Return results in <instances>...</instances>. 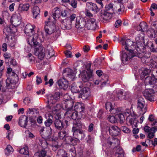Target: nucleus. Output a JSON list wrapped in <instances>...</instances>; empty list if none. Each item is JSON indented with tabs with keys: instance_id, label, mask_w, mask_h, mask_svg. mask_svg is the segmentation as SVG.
<instances>
[{
	"instance_id": "obj_3",
	"label": "nucleus",
	"mask_w": 157,
	"mask_h": 157,
	"mask_svg": "<svg viewBox=\"0 0 157 157\" xmlns=\"http://www.w3.org/2000/svg\"><path fill=\"white\" fill-rule=\"evenodd\" d=\"M144 35L143 33L137 35L136 37V49L137 51H142L144 50V46L147 44L145 42Z\"/></svg>"
},
{
	"instance_id": "obj_54",
	"label": "nucleus",
	"mask_w": 157,
	"mask_h": 157,
	"mask_svg": "<svg viewBox=\"0 0 157 157\" xmlns=\"http://www.w3.org/2000/svg\"><path fill=\"white\" fill-rule=\"evenodd\" d=\"M101 59H98L97 58L93 62L94 65L95 67H98L100 65L101 62Z\"/></svg>"
},
{
	"instance_id": "obj_18",
	"label": "nucleus",
	"mask_w": 157,
	"mask_h": 157,
	"mask_svg": "<svg viewBox=\"0 0 157 157\" xmlns=\"http://www.w3.org/2000/svg\"><path fill=\"white\" fill-rule=\"evenodd\" d=\"M74 138H78L79 140L83 139L85 137L84 133L82 130L73 132Z\"/></svg>"
},
{
	"instance_id": "obj_55",
	"label": "nucleus",
	"mask_w": 157,
	"mask_h": 157,
	"mask_svg": "<svg viewBox=\"0 0 157 157\" xmlns=\"http://www.w3.org/2000/svg\"><path fill=\"white\" fill-rule=\"evenodd\" d=\"M117 115L118 116V117H119L120 120V123H123L124 122L125 120V118L123 114L121 113H120Z\"/></svg>"
},
{
	"instance_id": "obj_27",
	"label": "nucleus",
	"mask_w": 157,
	"mask_h": 157,
	"mask_svg": "<svg viewBox=\"0 0 157 157\" xmlns=\"http://www.w3.org/2000/svg\"><path fill=\"white\" fill-rule=\"evenodd\" d=\"M113 13L105 10L104 12L101 13V18L104 20L107 21L111 19Z\"/></svg>"
},
{
	"instance_id": "obj_61",
	"label": "nucleus",
	"mask_w": 157,
	"mask_h": 157,
	"mask_svg": "<svg viewBox=\"0 0 157 157\" xmlns=\"http://www.w3.org/2000/svg\"><path fill=\"white\" fill-rule=\"evenodd\" d=\"M85 15L88 17L91 18L93 17V14L86 8L85 11Z\"/></svg>"
},
{
	"instance_id": "obj_59",
	"label": "nucleus",
	"mask_w": 157,
	"mask_h": 157,
	"mask_svg": "<svg viewBox=\"0 0 157 157\" xmlns=\"http://www.w3.org/2000/svg\"><path fill=\"white\" fill-rule=\"evenodd\" d=\"M156 131V129H155L154 131H151L150 132H148V137L149 139L153 138L154 136V133Z\"/></svg>"
},
{
	"instance_id": "obj_4",
	"label": "nucleus",
	"mask_w": 157,
	"mask_h": 157,
	"mask_svg": "<svg viewBox=\"0 0 157 157\" xmlns=\"http://www.w3.org/2000/svg\"><path fill=\"white\" fill-rule=\"evenodd\" d=\"M124 9V5L119 3L114 5L111 3H109L106 4L105 7V10L113 13L117 11L118 12L123 11Z\"/></svg>"
},
{
	"instance_id": "obj_13",
	"label": "nucleus",
	"mask_w": 157,
	"mask_h": 157,
	"mask_svg": "<svg viewBox=\"0 0 157 157\" xmlns=\"http://www.w3.org/2000/svg\"><path fill=\"white\" fill-rule=\"evenodd\" d=\"M4 33L6 36V37L8 36L9 34L14 33L17 32V29L16 27H14L13 25L6 27L3 29Z\"/></svg>"
},
{
	"instance_id": "obj_39",
	"label": "nucleus",
	"mask_w": 157,
	"mask_h": 157,
	"mask_svg": "<svg viewBox=\"0 0 157 157\" xmlns=\"http://www.w3.org/2000/svg\"><path fill=\"white\" fill-rule=\"evenodd\" d=\"M46 152L44 149H42L36 153L33 157H45Z\"/></svg>"
},
{
	"instance_id": "obj_12",
	"label": "nucleus",
	"mask_w": 157,
	"mask_h": 157,
	"mask_svg": "<svg viewBox=\"0 0 157 157\" xmlns=\"http://www.w3.org/2000/svg\"><path fill=\"white\" fill-rule=\"evenodd\" d=\"M107 128L109 134L112 136H118L120 131V129L116 126L112 125L109 127H107L106 130H107Z\"/></svg>"
},
{
	"instance_id": "obj_45",
	"label": "nucleus",
	"mask_w": 157,
	"mask_h": 157,
	"mask_svg": "<svg viewBox=\"0 0 157 157\" xmlns=\"http://www.w3.org/2000/svg\"><path fill=\"white\" fill-rule=\"evenodd\" d=\"M19 152L22 154L25 155H28L29 154V151L28 148L27 147H24L21 148L19 150Z\"/></svg>"
},
{
	"instance_id": "obj_52",
	"label": "nucleus",
	"mask_w": 157,
	"mask_h": 157,
	"mask_svg": "<svg viewBox=\"0 0 157 157\" xmlns=\"http://www.w3.org/2000/svg\"><path fill=\"white\" fill-rule=\"evenodd\" d=\"M89 94H84L82 92H81L80 94L78 96V98H81L83 100H85L88 97H89Z\"/></svg>"
},
{
	"instance_id": "obj_44",
	"label": "nucleus",
	"mask_w": 157,
	"mask_h": 157,
	"mask_svg": "<svg viewBox=\"0 0 157 157\" xmlns=\"http://www.w3.org/2000/svg\"><path fill=\"white\" fill-rule=\"evenodd\" d=\"M129 122L132 127H137V121L134 117L130 118L129 120Z\"/></svg>"
},
{
	"instance_id": "obj_35",
	"label": "nucleus",
	"mask_w": 157,
	"mask_h": 157,
	"mask_svg": "<svg viewBox=\"0 0 157 157\" xmlns=\"http://www.w3.org/2000/svg\"><path fill=\"white\" fill-rule=\"evenodd\" d=\"M147 34L148 37L151 39L156 37L157 33L153 29H149L147 32Z\"/></svg>"
},
{
	"instance_id": "obj_64",
	"label": "nucleus",
	"mask_w": 157,
	"mask_h": 157,
	"mask_svg": "<svg viewBox=\"0 0 157 157\" xmlns=\"http://www.w3.org/2000/svg\"><path fill=\"white\" fill-rule=\"evenodd\" d=\"M148 57L146 56H144L141 59L142 62L143 63H146L148 62L149 60Z\"/></svg>"
},
{
	"instance_id": "obj_33",
	"label": "nucleus",
	"mask_w": 157,
	"mask_h": 157,
	"mask_svg": "<svg viewBox=\"0 0 157 157\" xmlns=\"http://www.w3.org/2000/svg\"><path fill=\"white\" fill-rule=\"evenodd\" d=\"M54 124L55 128L59 130H62L63 127V122L59 119H56L55 120Z\"/></svg>"
},
{
	"instance_id": "obj_26",
	"label": "nucleus",
	"mask_w": 157,
	"mask_h": 157,
	"mask_svg": "<svg viewBox=\"0 0 157 157\" xmlns=\"http://www.w3.org/2000/svg\"><path fill=\"white\" fill-rule=\"evenodd\" d=\"M137 108L140 112V114L142 115L144 114L147 110L145 103H137Z\"/></svg>"
},
{
	"instance_id": "obj_36",
	"label": "nucleus",
	"mask_w": 157,
	"mask_h": 157,
	"mask_svg": "<svg viewBox=\"0 0 157 157\" xmlns=\"http://www.w3.org/2000/svg\"><path fill=\"white\" fill-rule=\"evenodd\" d=\"M78 112L76 111H74L72 113L71 116L73 119L76 121V119L78 120V119H81V118L82 117V114L79 113V114H78Z\"/></svg>"
},
{
	"instance_id": "obj_1",
	"label": "nucleus",
	"mask_w": 157,
	"mask_h": 157,
	"mask_svg": "<svg viewBox=\"0 0 157 157\" xmlns=\"http://www.w3.org/2000/svg\"><path fill=\"white\" fill-rule=\"evenodd\" d=\"M121 42L125 49L122 51L121 59L123 61H127L134 56L133 49L135 48V43L129 39L126 40L124 38L121 39Z\"/></svg>"
},
{
	"instance_id": "obj_60",
	"label": "nucleus",
	"mask_w": 157,
	"mask_h": 157,
	"mask_svg": "<svg viewBox=\"0 0 157 157\" xmlns=\"http://www.w3.org/2000/svg\"><path fill=\"white\" fill-rule=\"evenodd\" d=\"M25 133L26 136L32 138L35 137L33 134L30 132L29 130L25 131Z\"/></svg>"
},
{
	"instance_id": "obj_30",
	"label": "nucleus",
	"mask_w": 157,
	"mask_h": 157,
	"mask_svg": "<svg viewBox=\"0 0 157 157\" xmlns=\"http://www.w3.org/2000/svg\"><path fill=\"white\" fill-rule=\"evenodd\" d=\"M46 51L48 58H50L54 55V50L51 46H48L46 49Z\"/></svg>"
},
{
	"instance_id": "obj_14",
	"label": "nucleus",
	"mask_w": 157,
	"mask_h": 157,
	"mask_svg": "<svg viewBox=\"0 0 157 157\" xmlns=\"http://www.w3.org/2000/svg\"><path fill=\"white\" fill-rule=\"evenodd\" d=\"M57 84L61 89L65 90L68 87V81L65 78H60L57 82Z\"/></svg>"
},
{
	"instance_id": "obj_11",
	"label": "nucleus",
	"mask_w": 157,
	"mask_h": 157,
	"mask_svg": "<svg viewBox=\"0 0 157 157\" xmlns=\"http://www.w3.org/2000/svg\"><path fill=\"white\" fill-rule=\"evenodd\" d=\"M60 97V94L56 92L53 94H49L48 97V101L50 104H54L59 99Z\"/></svg>"
},
{
	"instance_id": "obj_42",
	"label": "nucleus",
	"mask_w": 157,
	"mask_h": 157,
	"mask_svg": "<svg viewBox=\"0 0 157 157\" xmlns=\"http://www.w3.org/2000/svg\"><path fill=\"white\" fill-rule=\"evenodd\" d=\"M13 151V149L10 145H8L5 150V154L7 155H9Z\"/></svg>"
},
{
	"instance_id": "obj_32",
	"label": "nucleus",
	"mask_w": 157,
	"mask_h": 157,
	"mask_svg": "<svg viewBox=\"0 0 157 157\" xmlns=\"http://www.w3.org/2000/svg\"><path fill=\"white\" fill-rule=\"evenodd\" d=\"M60 130L58 132V136L60 139L63 140L66 135L68 134L69 132L67 129Z\"/></svg>"
},
{
	"instance_id": "obj_57",
	"label": "nucleus",
	"mask_w": 157,
	"mask_h": 157,
	"mask_svg": "<svg viewBox=\"0 0 157 157\" xmlns=\"http://www.w3.org/2000/svg\"><path fill=\"white\" fill-rule=\"evenodd\" d=\"M60 109V106L59 105H56V106H54L52 107V110L53 111L56 112H58Z\"/></svg>"
},
{
	"instance_id": "obj_40",
	"label": "nucleus",
	"mask_w": 157,
	"mask_h": 157,
	"mask_svg": "<svg viewBox=\"0 0 157 157\" xmlns=\"http://www.w3.org/2000/svg\"><path fill=\"white\" fill-rule=\"evenodd\" d=\"M48 118H46L47 119L45 121L44 124L48 128L50 127V126L52 123V119L53 118V117L50 114H48Z\"/></svg>"
},
{
	"instance_id": "obj_56",
	"label": "nucleus",
	"mask_w": 157,
	"mask_h": 157,
	"mask_svg": "<svg viewBox=\"0 0 157 157\" xmlns=\"http://www.w3.org/2000/svg\"><path fill=\"white\" fill-rule=\"evenodd\" d=\"M108 120L111 123H115L117 121L116 118L113 116H109L108 117Z\"/></svg>"
},
{
	"instance_id": "obj_34",
	"label": "nucleus",
	"mask_w": 157,
	"mask_h": 157,
	"mask_svg": "<svg viewBox=\"0 0 157 157\" xmlns=\"http://www.w3.org/2000/svg\"><path fill=\"white\" fill-rule=\"evenodd\" d=\"M148 26L147 23L144 22H141L138 27L137 29L139 31L145 32L147 30Z\"/></svg>"
},
{
	"instance_id": "obj_38",
	"label": "nucleus",
	"mask_w": 157,
	"mask_h": 157,
	"mask_svg": "<svg viewBox=\"0 0 157 157\" xmlns=\"http://www.w3.org/2000/svg\"><path fill=\"white\" fill-rule=\"evenodd\" d=\"M40 10L39 8L37 6H35L33 7V17L36 18L37 17L40 15Z\"/></svg>"
},
{
	"instance_id": "obj_19",
	"label": "nucleus",
	"mask_w": 157,
	"mask_h": 157,
	"mask_svg": "<svg viewBox=\"0 0 157 157\" xmlns=\"http://www.w3.org/2000/svg\"><path fill=\"white\" fill-rule=\"evenodd\" d=\"M82 128V123L80 120L75 121L73 122V126L72 128V132L81 130Z\"/></svg>"
},
{
	"instance_id": "obj_41",
	"label": "nucleus",
	"mask_w": 157,
	"mask_h": 157,
	"mask_svg": "<svg viewBox=\"0 0 157 157\" xmlns=\"http://www.w3.org/2000/svg\"><path fill=\"white\" fill-rule=\"evenodd\" d=\"M116 96L117 100H121L125 98V96L124 95H123V92L121 90H120L117 91ZM116 100H117V99Z\"/></svg>"
},
{
	"instance_id": "obj_21",
	"label": "nucleus",
	"mask_w": 157,
	"mask_h": 157,
	"mask_svg": "<svg viewBox=\"0 0 157 157\" xmlns=\"http://www.w3.org/2000/svg\"><path fill=\"white\" fill-rule=\"evenodd\" d=\"M52 129L50 127L47 128V130L43 134H42V136L43 138L46 140H52Z\"/></svg>"
},
{
	"instance_id": "obj_9",
	"label": "nucleus",
	"mask_w": 157,
	"mask_h": 157,
	"mask_svg": "<svg viewBox=\"0 0 157 157\" xmlns=\"http://www.w3.org/2000/svg\"><path fill=\"white\" fill-rule=\"evenodd\" d=\"M154 93L153 90L146 89L143 92V95L147 100L151 102L154 101Z\"/></svg>"
},
{
	"instance_id": "obj_49",
	"label": "nucleus",
	"mask_w": 157,
	"mask_h": 157,
	"mask_svg": "<svg viewBox=\"0 0 157 157\" xmlns=\"http://www.w3.org/2000/svg\"><path fill=\"white\" fill-rule=\"evenodd\" d=\"M105 107L107 110L111 111L112 109L111 103L109 102H107L105 104Z\"/></svg>"
},
{
	"instance_id": "obj_10",
	"label": "nucleus",
	"mask_w": 157,
	"mask_h": 157,
	"mask_svg": "<svg viewBox=\"0 0 157 157\" xmlns=\"http://www.w3.org/2000/svg\"><path fill=\"white\" fill-rule=\"evenodd\" d=\"M39 45L36 47H34L36 48L35 54L38 56L39 59L42 60L45 56V50L42 46H39Z\"/></svg>"
},
{
	"instance_id": "obj_28",
	"label": "nucleus",
	"mask_w": 157,
	"mask_h": 157,
	"mask_svg": "<svg viewBox=\"0 0 157 157\" xmlns=\"http://www.w3.org/2000/svg\"><path fill=\"white\" fill-rule=\"evenodd\" d=\"M86 26V21L83 19H80L79 21L76 20L75 26L77 29H82Z\"/></svg>"
},
{
	"instance_id": "obj_31",
	"label": "nucleus",
	"mask_w": 157,
	"mask_h": 157,
	"mask_svg": "<svg viewBox=\"0 0 157 157\" xmlns=\"http://www.w3.org/2000/svg\"><path fill=\"white\" fill-rule=\"evenodd\" d=\"M6 38H7L8 40L7 43L8 45L11 47H14L16 42L15 38L12 36H9Z\"/></svg>"
},
{
	"instance_id": "obj_2",
	"label": "nucleus",
	"mask_w": 157,
	"mask_h": 157,
	"mask_svg": "<svg viewBox=\"0 0 157 157\" xmlns=\"http://www.w3.org/2000/svg\"><path fill=\"white\" fill-rule=\"evenodd\" d=\"M34 28V25L29 24L26 25L25 29V34L29 36L27 38L28 42L32 47H36L39 44V43L36 40L37 34H36L33 35Z\"/></svg>"
},
{
	"instance_id": "obj_43",
	"label": "nucleus",
	"mask_w": 157,
	"mask_h": 157,
	"mask_svg": "<svg viewBox=\"0 0 157 157\" xmlns=\"http://www.w3.org/2000/svg\"><path fill=\"white\" fill-rule=\"evenodd\" d=\"M110 139H108V144H109L110 145H112V144H115V146L116 147L117 146H118L119 144V140L117 139H112V140H113V141H110L109 140Z\"/></svg>"
},
{
	"instance_id": "obj_46",
	"label": "nucleus",
	"mask_w": 157,
	"mask_h": 157,
	"mask_svg": "<svg viewBox=\"0 0 157 157\" xmlns=\"http://www.w3.org/2000/svg\"><path fill=\"white\" fill-rule=\"evenodd\" d=\"M71 90L73 93H78L79 91V90L75 85V84H73L71 87Z\"/></svg>"
},
{
	"instance_id": "obj_6",
	"label": "nucleus",
	"mask_w": 157,
	"mask_h": 157,
	"mask_svg": "<svg viewBox=\"0 0 157 157\" xmlns=\"http://www.w3.org/2000/svg\"><path fill=\"white\" fill-rule=\"evenodd\" d=\"M44 29L47 34H51L54 33L56 27L53 22L49 21L48 22H45Z\"/></svg>"
},
{
	"instance_id": "obj_50",
	"label": "nucleus",
	"mask_w": 157,
	"mask_h": 157,
	"mask_svg": "<svg viewBox=\"0 0 157 157\" xmlns=\"http://www.w3.org/2000/svg\"><path fill=\"white\" fill-rule=\"evenodd\" d=\"M155 129H156L155 128L152 127L150 128L148 126H146L144 128V130L145 132H149L151 131H154Z\"/></svg>"
},
{
	"instance_id": "obj_51",
	"label": "nucleus",
	"mask_w": 157,
	"mask_h": 157,
	"mask_svg": "<svg viewBox=\"0 0 157 157\" xmlns=\"http://www.w3.org/2000/svg\"><path fill=\"white\" fill-rule=\"evenodd\" d=\"M72 140V137L66 135L64 139L63 140L67 144H70L71 140Z\"/></svg>"
},
{
	"instance_id": "obj_29",
	"label": "nucleus",
	"mask_w": 157,
	"mask_h": 157,
	"mask_svg": "<svg viewBox=\"0 0 157 157\" xmlns=\"http://www.w3.org/2000/svg\"><path fill=\"white\" fill-rule=\"evenodd\" d=\"M95 19L94 18H91L87 20L86 23V26L88 29H91V26L95 27L96 24L95 22Z\"/></svg>"
},
{
	"instance_id": "obj_7",
	"label": "nucleus",
	"mask_w": 157,
	"mask_h": 157,
	"mask_svg": "<svg viewBox=\"0 0 157 157\" xmlns=\"http://www.w3.org/2000/svg\"><path fill=\"white\" fill-rule=\"evenodd\" d=\"M18 78L17 75L14 72H12L10 75L9 77L6 81L7 86H9L10 84H15L18 81Z\"/></svg>"
},
{
	"instance_id": "obj_62",
	"label": "nucleus",
	"mask_w": 157,
	"mask_h": 157,
	"mask_svg": "<svg viewBox=\"0 0 157 157\" xmlns=\"http://www.w3.org/2000/svg\"><path fill=\"white\" fill-rule=\"evenodd\" d=\"M102 78L103 80H105V81H101V85L103 86L104 85H105L107 82L108 76H105L104 75H103L102 76Z\"/></svg>"
},
{
	"instance_id": "obj_23",
	"label": "nucleus",
	"mask_w": 157,
	"mask_h": 157,
	"mask_svg": "<svg viewBox=\"0 0 157 157\" xmlns=\"http://www.w3.org/2000/svg\"><path fill=\"white\" fill-rule=\"evenodd\" d=\"M61 12V9L58 8L56 7L53 10L52 16L51 17H50L48 18V20L52 19L53 18L55 20H56V18H58L60 16V13Z\"/></svg>"
},
{
	"instance_id": "obj_15",
	"label": "nucleus",
	"mask_w": 157,
	"mask_h": 157,
	"mask_svg": "<svg viewBox=\"0 0 157 157\" xmlns=\"http://www.w3.org/2000/svg\"><path fill=\"white\" fill-rule=\"evenodd\" d=\"M30 5L28 3L20 4L17 9V12L20 14L23 12L27 11L29 9Z\"/></svg>"
},
{
	"instance_id": "obj_48",
	"label": "nucleus",
	"mask_w": 157,
	"mask_h": 157,
	"mask_svg": "<svg viewBox=\"0 0 157 157\" xmlns=\"http://www.w3.org/2000/svg\"><path fill=\"white\" fill-rule=\"evenodd\" d=\"M144 50L142 51H137L138 53L136 55H135V54L133 53L134 56H134L138 57V58H140L141 59L144 56Z\"/></svg>"
},
{
	"instance_id": "obj_16",
	"label": "nucleus",
	"mask_w": 157,
	"mask_h": 157,
	"mask_svg": "<svg viewBox=\"0 0 157 157\" xmlns=\"http://www.w3.org/2000/svg\"><path fill=\"white\" fill-rule=\"evenodd\" d=\"M151 68V66L149 69H148L147 67L141 68L139 71V73L141 79H143L147 75H148L151 72V69L150 68Z\"/></svg>"
},
{
	"instance_id": "obj_47",
	"label": "nucleus",
	"mask_w": 157,
	"mask_h": 157,
	"mask_svg": "<svg viewBox=\"0 0 157 157\" xmlns=\"http://www.w3.org/2000/svg\"><path fill=\"white\" fill-rule=\"evenodd\" d=\"M143 10L142 9H136L135 11V13L136 15L135 16V18L141 17L140 14L142 13Z\"/></svg>"
},
{
	"instance_id": "obj_58",
	"label": "nucleus",
	"mask_w": 157,
	"mask_h": 157,
	"mask_svg": "<svg viewBox=\"0 0 157 157\" xmlns=\"http://www.w3.org/2000/svg\"><path fill=\"white\" fill-rule=\"evenodd\" d=\"M121 129L125 133H129L130 132V130L126 126H121Z\"/></svg>"
},
{
	"instance_id": "obj_25",
	"label": "nucleus",
	"mask_w": 157,
	"mask_h": 157,
	"mask_svg": "<svg viewBox=\"0 0 157 157\" xmlns=\"http://www.w3.org/2000/svg\"><path fill=\"white\" fill-rule=\"evenodd\" d=\"M86 8L94 11L96 13H98L99 11V10L96 4L88 2L86 3Z\"/></svg>"
},
{
	"instance_id": "obj_17",
	"label": "nucleus",
	"mask_w": 157,
	"mask_h": 157,
	"mask_svg": "<svg viewBox=\"0 0 157 157\" xmlns=\"http://www.w3.org/2000/svg\"><path fill=\"white\" fill-rule=\"evenodd\" d=\"M92 76L91 72H87L86 71H82V79L85 82L88 81Z\"/></svg>"
},
{
	"instance_id": "obj_20",
	"label": "nucleus",
	"mask_w": 157,
	"mask_h": 157,
	"mask_svg": "<svg viewBox=\"0 0 157 157\" xmlns=\"http://www.w3.org/2000/svg\"><path fill=\"white\" fill-rule=\"evenodd\" d=\"M28 117L25 115H21L19 118L18 124L21 127L25 128L28 122Z\"/></svg>"
},
{
	"instance_id": "obj_5",
	"label": "nucleus",
	"mask_w": 157,
	"mask_h": 157,
	"mask_svg": "<svg viewBox=\"0 0 157 157\" xmlns=\"http://www.w3.org/2000/svg\"><path fill=\"white\" fill-rule=\"evenodd\" d=\"M157 82V75L155 76L152 75V76H148L146 77L144 80V82L146 85H151V87L154 90L157 89V86L155 84ZM155 91H157L156 90Z\"/></svg>"
},
{
	"instance_id": "obj_22",
	"label": "nucleus",
	"mask_w": 157,
	"mask_h": 157,
	"mask_svg": "<svg viewBox=\"0 0 157 157\" xmlns=\"http://www.w3.org/2000/svg\"><path fill=\"white\" fill-rule=\"evenodd\" d=\"M64 74H65L67 79L70 78L71 81L73 80L75 78V74L69 68H67L64 70Z\"/></svg>"
},
{
	"instance_id": "obj_63",
	"label": "nucleus",
	"mask_w": 157,
	"mask_h": 157,
	"mask_svg": "<svg viewBox=\"0 0 157 157\" xmlns=\"http://www.w3.org/2000/svg\"><path fill=\"white\" fill-rule=\"evenodd\" d=\"M76 16V15L75 14H72L70 16L69 19L71 23H72L73 21H74L75 19H77Z\"/></svg>"
},
{
	"instance_id": "obj_37",
	"label": "nucleus",
	"mask_w": 157,
	"mask_h": 157,
	"mask_svg": "<svg viewBox=\"0 0 157 157\" xmlns=\"http://www.w3.org/2000/svg\"><path fill=\"white\" fill-rule=\"evenodd\" d=\"M115 154L116 157H124V155L123 150L120 147L117 149Z\"/></svg>"
},
{
	"instance_id": "obj_53",
	"label": "nucleus",
	"mask_w": 157,
	"mask_h": 157,
	"mask_svg": "<svg viewBox=\"0 0 157 157\" xmlns=\"http://www.w3.org/2000/svg\"><path fill=\"white\" fill-rule=\"evenodd\" d=\"M58 155H60L61 157H67V153L64 151L63 150H59L58 152Z\"/></svg>"
},
{
	"instance_id": "obj_8",
	"label": "nucleus",
	"mask_w": 157,
	"mask_h": 157,
	"mask_svg": "<svg viewBox=\"0 0 157 157\" xmlns=\"http://www.w3.org/2000/svg\"><path fill=\"white\" fill-rule=\"evenodd\" d=\"M14 14L11 17V21L12 25L16 27L19 26L21 22V17L20 14L15 12Z\"/></svg>"
},
{
	"instance_id": "obj_24",
	"label": "nucleus",
	"mask_w": 157,
	"mask_h": 157,
	"mask_svg": "<svg viewBox=\"0 0 157 157\" xmlns=\"http://www.w3.org/2000/svg\"><path fill=\"white\" fill-rule=\"evenodd\" d=\"M74 108L76 111L78 112L80 114H82L84 110L85 107L83 103L77 102L75 104Z\"/></svg>"
}]
</instances>
